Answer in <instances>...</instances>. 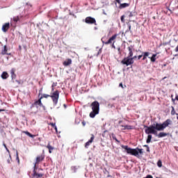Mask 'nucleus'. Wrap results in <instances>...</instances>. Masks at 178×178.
<instances>
[{"label": "nucleus", "mask_w": 178, "mask_h": 178, "mask_svg": "<svg viewBox=\"0 0 178 178\" xmlns=\"http://www.w3.org/2000/svg\"><path fill=\"white\" fill-rule=\"evenodd\" d=\"M169 124H172V120L170 119L166 120L162 124L156 122L153 125L145 127L146 129L145 130V132L146 134H148L147 139L146 140L147 144H149V143H151V140H152V135L151 134L156 136V134H158L157 131H163Z\"/></svg>", "instance_id": "1"}, {"label": "nucleus", "mask_w": 178, "mask_h": 178, "mask_svg": "<svg viewBox=\"0 0 178 178\" xmlns=\"http://www.w3.org/2000/svg\"><path fill=\"white\" fill-rule=\"evenodd\" d=\"M122 148L127 151V154H129L130 155H133L134 156H136L137 158H140V154L143 155V154H144V152H143V149H131V147H129V146L127 145H122Z\"/></svg>", "instance_id": "2"}, {"label": "nucleus", "mask_w": 178, "mask_h": 178, "mask_svg": "<svg viewBox=\"0 0 178 178\" xmlns=\"http://www.w3.org/2000/svg\"><path fill=\"white\" fill-rule=\"evenodd\" d=\"M92 111L90 113L89 116L92 119H94L97 115L99 114V102L95 101L90 104Z\"/></svg>", "instance_id": "3"}, {"label": "nucleus", "mask_w": 178, "mask_h": 178, "mask_svg": "<svg viewBox=\"0 0 178 178\" xmlns=\"http://www.w3.org/2000/svg\"><path fill=\"white\" fill-rule=\"evenodd\" d=\"M118 35H119V34H114L112 37H111L108 39L107 42H104L105 45H108V44H111L112 48L116 49V47L115 46V42H116V41L115 40H116Z\"/></svg>", "instance_id": "4"}, {"label": "nucleus", "mask_w": 178, "mask_h": 178, "mask_svg": "<svg viewBox=\"0 0 178 178\" xmlns=\"http://www.w3.org/2000/svg\"><path fill=\"white\" fill-rule=\"evenodd\" d=\"M50 98H51L54 105H58V101L59 100V91H54L50 96Z\"/></svg>", "instance_id": "5"}, {"label": "nucleus", "mask_w": 178, "mask_h": 178, "mask_svg": "<svg viewBox=\"0 0 178 178\" xmlns=\"http://www.w3.org/2000/svg\"><path fill=\"white\" fill-rule=\"evenodd\" d=\"M122 65H125V66H130L134 63V60L131 57H125L121 60Z\"/></svg>", "instance_id": "6"}, {"label": "nucleus", "mask_w": 178, "mask_h": 178, "mask_svg": "<svg viewBox=\"0 0 178 178\" xmlns=\"http://www.w3.org/2000/svg\"><path fill=\"white\" fill-rule=\"evenodd\" d=\"M44 159H45V154L42 153V154L38 155L35 159V162L34 164V169H35L37 168V165H39L40 162H42Z\"/></svg>", "instance_id": "7"}, {"label": "nucleus", "mask_w": 178, "mask_h": 178, "mask_svg": "<svg viewBox=\"0 0 178 178\" xmlns=\"http://www.w3.org/2000/svg\"><path fill=\"white\" fill-rule=\"evenodd\" d=\"M85 22L87 24H95L97 26V21L95 19V18H92V17H87L85 19Z\"/></svg>", "instance_id": "8"}, {"label": "nucleus", "mask_w": 178, "mask_h": 178, "mask_svg": "<svg viewBox=\"0 0 178 178\" xmlns=\"http://www.w3.org/2000/svg\"><path fill=\"white\" fill-rule=\"evenodd\" d=\"M41 98L40 97L38 100H36L33 104L32 106H35L36 108H38V106H44V104H42V102L41 101Z\"/></svg>", "instance_id": "9"}, {"label": "nucleus", "mask_w": 178, "mask_h": 178, "mask_svg": "<svg viewBox=\"0 0 178 178\" xmlns=\"http://www.w3.org/2000/svg\"><path fill=\"white\" fill-rule=\"evenodd\" d=\"M94 138L95 137L94 136V134H91L90 139L85 143V148H88L91 144L94 142Z\"/></svg>", "instance_id": "10"}, {"label": "nucleus", "mask_w": 178, "mask_h": 178, "mask_svg": "<svg viewBox=\"0 0 178 178\" xmlns=\"http://www.w3.org/2000/svg\"><path fill=\"white\" fill-rule=\"evenodd\" d=\"M10 27V24H9V22H7L3 25L2 31H3V33H6V31L9 30Z\"/></svg>", "instance_id": "11"}, {"label": "nucleus", "mask_w": 178, "mask_h": 178, "mask_svg": "<svg viewBox=\"0 0 178 178\" xmlns=\"http://www.w3.org/2000/svg\"><path fill=\"white\" fill-rule=\"evenodd\" d=\"M1 55H10V53L8 54V47L6 45H4L3 49L1 50Z\"/></svg>", "instance_id": "12"}, {"label": "nucleus", "mask_w": 178, "mask_h": 178, "mask_svg": "<svg viewBox=\"0 0 178 178\" xmlns=\"http://www.w3.org/2000/svg\"><path fill=\"white\" fill-rule=\"evenodd\" d=\"M46 148H47V149H49V154H52V151H54L55 149V147H52L50 143H48V145L46 146Z\"/></svg>", "instance_id": "13"}, {"label": "nucleus", "mask_w": 178, "mask_h": 178, "mask_svg": "<svg viewBox=\"0 0 178 178\" xmlns=\"http://www.w3.org/2000/svg\"><path fill=\"white\" fill-rule=\"evenodd\" d=\"M159 138H162L163 137H166V136H169V133L160 132L158 135H156Z\"/></svg>", "instance_id": "14"}, {"label": "nucleus", "mask_w": 178, "mask_h": 178, "mask_svg": "<svg viewBox=\"0 0 178 178\" xmlns=\"http://www.w3.org/2000/svg\"><path fill=\"white\" fill-rule=\"evenodd\" d=\"M42 176H44V175L37 173V171H35V168H34L33 174V177L39 178V177H42Z\"/></svg>", "instance_id": "15"}, {"label": "nucleus", "mask_w": 178, "mask_h": 178, "mask_svg": "<svg viewBox=\"0 0 178 178\" xmlns=\"http://www.w3.org/2000/svg\"><path fill=\"white\" fill-rule=\"evenodd\" d=\"M129 6H130V3H120L119 8L124 9V8H129Z\"/></svg>", "instance_id": "16"}, {"label": "nucleus", "mask_w": 178, "mask_h": 178, "mask_svg": "<svg viewBox=\"0 0 178 178\" xmlns=\"http://www.w3.org/2000/svg\"><path fill=\"white\" fill-rule=\"evenodd\" d=\"M63 65L64 66H70V65H72V59L68 58L67 60L63 63Z\"/></svg>", "instance_id": "17"}, {"label": "nucleus", "mask_w": 178, "mask_h": 178, "mask_svg": "<svg viewBox=\"0 0 178 178\" xmlns=\"http://www.w3.org/2000/svg\"><path fill=\"white\" fill-rule=\"evenodd\" d=\"M1 79H3V80H6V79H8V77H9V74H8V72H3L1 74Z\"/></svg>", "instance_id": "18"}, {"label": "nucleus", "mask_w": 178, "mask_h": 178, "mask_svg": "<svg viewBox=\"0 0 178 178\" xmlns=\"http://www.w3.org/2000/svg\"><path fill=\"white\" fill-rule=\"evenodd\" d=\"M123 127V130H133V126L131 125H121Z\"/></svg>", "instance_id": "19"}, {"label": "nucleus", "mask_w": 178, "mask_h": 178, "mask_svg": "<svg viewBox=\"0 0 178 178\" xmlns=\"http://www.w3.org/2000/svg\"><path fill=\"white\" fill-rule=\"evenodd\" d=\"M22 133L24 134H26V136H28L29 137H31V138H34V137H35V135H33L31 134L30 132H29L28 131H23Z\"/></svg>", "instance_id": "20"}, {"label": "nucleus", "mask_w": 178, "mask_h": 178, "mask_svg": "<svg viewBox=\"0 0 178 178\" xmlns=\"http://www.w3.org/2000/svg\"><path fill=\"white\" fill-rule=\"evenodd\" d=\"M142 55L143 56L142 60H145V59H147V58L149 56V52L148 51L143 52Z\"/></svg>", "instance_id": "21"}, {"label": "nucleus", "mask_w": 178, "mask_h": 178, "mask_svg": "<svg viewBox=\"0 0 178 178\" xmlns=\"http://www.w3.org/2000/svg\"><path fill=\"white\" fill-rule=\"evenodd\" d=\"M16 72V70L15 68L11 69L10 70V74H11V78L16 79V74L15 73Z\"/></svg>", "instance_id": "22"}, {"label": "nucleus", "mask_w": 178, "mask_h": 178, "mask_svg": "<svg viewBox=\"0 0 178 178\" xmlns=\"http://www.w3.org/2000/svg\"><path fill=\"white\" fill-rule=\"evenodd\" d=\"M128 51H129L128 57L129 58L133 57V49L131 47H128Z\"/></svg>", "instance_id": "23"}, {"label": "nucleus", "mask_w": 178, "mask_h": 178, "mask_svg": "<svg viewBox=\"0 0 178 178\" xmlns=\"http://www.w3.org/2000/svg\"><path fill=\"white\" fill-rule=\"evenodd\" d=\"M151 62H155L156 60V54H153L150 58Z\"/></svg>", "instance_id": "24"}, {"label": "nucleus", "mask_w": 178, "mask_h": 178, "mask_svg": "<svg viewBox=\"0 0 178 178\" xmlns=\"http://www.w3.org/2000/svg\"><path fill=\"white\" fill-rule=\"evenodd\" d=\"M49 97H51V95H47V94H43L40 98V99H42V98H49Z\"/></svg>", "instance_id": "25"}, {"label": "nucleus", "mask_w": 178, "mask_h": 178, "mask_svg": "<svg viewBox=\"0 0 178 178\" xmlns=\"http://www.w3.org/2000/svg\"><path fill=\"white\" fill-rule=\"evenodd\" d=\"M157 166H159V168H162V161H161V160L158 161Z\"/></svg>", "instance_id": "26"}, {"label": "nucleus", "mask_w": 178, "mask_h": 178, "mask_svg": "<svg viewBox=\"0 0 178 178\" xmlns=\"http://www.w3.org/2000/svg\"><path fill=\"white\" fill-rule=\"evenodd\" d=\"M171 115H176V111H175V107H172Z\"/></svg>", "instance_id": "27"}, {"label": "nucleus", "mask_w": 178, "mask_h": 178, "mask_svg": "<svg viewBox=\"0 0 178 178\" xmlns=\"http://www.w3.org/2000/svg\"><path fill=\"white\" fill-rule=\"evenodd\" d=\"M113 140H115V141H116V143H120V141L119 140H118V138H116L115 136H113Z\"/></svg>", "instance_id": "28"}, {"label": "nucleus", "mask_w": 178, "mask_h": 178, "mask_svg": "<svg viewBox=\"0 0 178 178\" xmlns=\"http://www.w3.org/2000/svg\"><path fill=\"white\" fill-rule=\"evenodd\" d=\"M13 21L15 22V23H17V22H19V17H13Z\"/></svg>", "instance_id": "29"}, {"label": "nucleus", "mask_w": 178, "mask_h": 178, "mask_svg": "<svg viewBox=\"0 0 178 178\" xmlns=\"http://www.w3.org/2000/svg\"><path fill=\"white\" fill-rule=\"evenodd\" d=\"M120 19H121L122 23H124V15H122Z\"/></svg>", "instance_id": "30"}, {"label": "nucleus", "mask_w": 178, "mask_h": 178, "mask_svg": "<svg viewBox=\"0 0 178 178\" xmlns=\"http://www.w3.org/2000/svg\"><path fill=\"white\" fill-rule=\"evenodd\" d=\"M49 126H51L52 127H55L56 125L55 123H53V122H50L49 124Z\"/></svg>", "instance_id": "31"}, {"label": "nucleus", "mask_w": 178, "mask_h": 178, "mask_svg": "<svg viewBox=\"0 0 178 178\" xmlns=\"http://www.w3.org/2000/svg\"><path fill=\"white\" fill-rule=\"evenodd\" d=\"M3 145L6 148L7 152H9V149H8V147H6V144L3 143Z\"/></svg>", "instance_id": "32"}, {"label": "nucleus", "mask_w": 178, "mask_h": 178, "mask_svg": "<svg viewBox=\"0 0 178 178\" xmlns=\"http://www.w3.org/2000/svg\"><path fill=\"white\" fill-rule=\"evenodd\" d=\"M17 161H18V163H20V160L19 159V154L17 152Z\"/></svg>", "instance_id": "33"}, {"label": "nucleus", "mask_w": 178, "mask_h": 178, "mask_svg": "<svg viewBox=\"0 0 178 178\" xmlns=\"http://www.w3.org/2000/svg\"><path fill=\"white\" fill-rule=\"evenodd\" d=\"M133 16H134V15H133V13L129 12V17H133Z\"/></svg>", "instance_id": "34"}, {"label": "nucleus", "mask_w": 178, "mask_h": 178, "mask_svg": "<svg viewBox=\"0 0 178 178\" xmlns=\"http://www.w3.org/2000/svg\"><path fill=\"white\" fill-rule=\"evenodd\" d=\"M55 87H56V83H53V84L51 86V88H55Z\"/></svg>", "instance_id": "35"}, {"label": "nucleus", "mask_w": 178, "mask_h": 178, "mask_svg": "<svg viewBox=\"0 0 178 178\" xmlns=\"http://www.w3.org/2000/svg\"><path fill=\"white\" fill-rule=\"evenodd\" d=\"M141 58H143V54L139 55V56H138V60H140V59Z\"/></svg>", "instance_id": "36"}, {"label": "nucleus", "mask_w": 178, "mask_h": 178, "mask_svg": "<svg viewBox=\"0 0 178 178\" xmlns=\"http://www.w3.org/2000/svg\"><path fill=\"white\" fill-rule=\"evenodd\" d=\"M131 59H133V60H134V59H137V56H135L134 57H131Z\"/></svg>", "instance_id": "37"}, {"label": "nucleus", "mask_w": 178, "mask_h": 178, "mask_svg": "<svg viewBox=\"0 0 178 178\" xmlns=\"http://www.w3.org/2000/svg\"><path fill=\"white\" fill-rule=\"evenodd\" d=\"M54 129L56 130V133H58V127H56V126L54 127Z\"/></svg>", "instance_id": "38"}, {"label": "nucleus", "mask_w": 178, "mask_h": 178, "mask_svg": "<svg viewBox=\"0 0 178 178\" xmlns=\"http://www.w3.org/2000/svg\"><path fill=\"white\" fill-rule=\"evenodd\" d=\"M175 52H178V44H177V46L175 48Z\"/></svg>", "instance_id": "39"}, {"label": "nucleus", "mask_w": 178, "mask_h": 178, "mask_svg": "<svg viewBox=\"0 0 178 178\" xmlns=\"http://www.w3.org/2000/svg\"><path fill=\"white\" fill-rule=\"evenodd\" d=\"M120 87H122V88H123V83H120Z\"/></svg>", "instance_id": "40"}, {"label": "nucleus", "mask_w": 178, "mask_h": 178, "mask_svg": "<svg viewBox=\"0 0 178 178\" xmlns=\"http://www.w3.org/2000/svg\"><path fill=\"white\" fill-rule=\"evenodd\" d=\"M147 152H149V147H147Z\"/></svg>", "instance_id": "41"}, {"label": "nucleus", "mask_w": 178, "mask_h": 178, "mask_svg": "<svg viewBox=\"0 0 178 178\" xmlns=\"http://www.w3.org/2000/svg\"><path fill=\"white\" fill-rule=\"evenodd\" d=\"M117 3H120V0H115Z\"/></svg>", "instance_id": "42"}, {"label": "nucleus", "mask_w": 178, "mask_h": 178, "mask_svg": "<svg viewBox=\"0 0 178 178\" xmlns=\"http://www.w3.org/2000/svg\"><path fill=\"white\" fill-rule=\"evenodd\" d=\"M19 51H22V46L21 45L19 46Z\"/></svg>", "instance_id": "43"}, {"label": "nucleus", "mask_w": 178, "mask_h": 178, "mask_svg": "<svg viewBox=\"0 0 178 178\" xmlns=\"http://www.w3.org/2000/svg\"><path fill=\"white\" fill-rule=\"evenodd\" d=\"M0 112H5V109H0Z\"/></svg>", "instance_id": "44"}, {"label": "nucleus", "mask_w": 178, "mask_h": 178, "mask_svg": "<svg viewBox=\"0 0 178 178\" xmlns=\"http://www.w3.org/2000/svg\"><path fill=\"white\" fill-rule=\"evenodd\" d=\"M82 124H83V126H86V122L84 121L82 122Z\"/></svg>", "instance_id": "45"}, {"label": "nucleus", "mask_w": 178, "mask_h": 178, "mask_svg": "<svg viewBox=\"0 0 178 178\" xmlns=\"http://www.w3.org/2000/svg\"><path fill=\"white\" fill-rule=\"evenodd\" d=\"M143 147H145L146 148H148V145H143Z\"/></svg>", "instance_id": "46"}, {"label": "nucleus", "mask_w": 178, "mask_h": 178, "mask_svg": "<svg viewBox=\"0 0 178 178\" xmlns=\"http://www.w3.org/2000/svg\"><path fill=\"white\" fill-rule=\"evenodd\" d=\"M64 108L66 109V108H67V106H66V104H63Z\"/></svg>", "instance_id": "47"}, {"label": "nucleus", "mask_w": 178, "mask_h": 178, "mask_svg": "<svg viewBox=\"0 0 178 178\" xmlns=\"http://www.w3.org/2000/svg\"><path fill=\"white\" fill-rule=\"evenodd\" d=\"M175 99H177V101H178V95H177V96L175 97Z\"/></svg>", "instance_id": "48"}, {"label": "nucleus", "mask_w": 178, "mask_h": 178, "mask_svg": "<svg viewBox=\"0 0 178 178\" xmlns=\"http://www.w3.org/2000/svg\"><path fill=\"white\" fill-rule=\"evenodd\" d=\"M129 29L131 30V26H130V25L129 26Z\"/></svg>", "instance_id": "49"}, {"label": "nucleus", "mask_w": 178, "mask_h": 178, "mask_svg": "<svg viewBox=\"0 0 178 178\" xmlns=\"http://www.w3.org/2000/svg\"><path fill=\"white\" fill-rule=\"evenodd\" d=\"M54 88H51V91H54Z\"/></svg>", "instance_id": "50"}, {"label": "nucleus", "mask_w": 178, "mask_h": 178, "mask_svg": "<svg viewBox=\"0 0 178 178\" xmlns=\"http://www.w3.org/2000/svg\"><path fill=\"white\" fill-rule=\"evenodd\" d=\"M118 123H119V124H120V123H122V121H119V122H118Z\"/></svg>", "instance_id": "51"}, {"label": "nucleus", "mask_w": 178, "mask_h": 178, "mask_svg": "<svg viewBox=\"0 0 178 178\" xmlns=\"http://www.w3.org/2000/svg\"><path fill=\"white\" fill-rule=\"evenodd\" d=\"M165 79H166V76H165V77L163 79V80H165Z\"/></svg>", "instance_id": "52"}, {"label": "nucleus", "mask_w": 178, "mask_h": 178, "mask_svg": "<svg viewBox=\"0 0 178 178\" xmlns=\"http://www.w3.org/2000/svg\"><path fill=\"white\" fill-rule=\"evenodd\" d=\"M177 119L178 120V114H177Z\"/></svg>", "instance_id": "53"}]
</instances>
